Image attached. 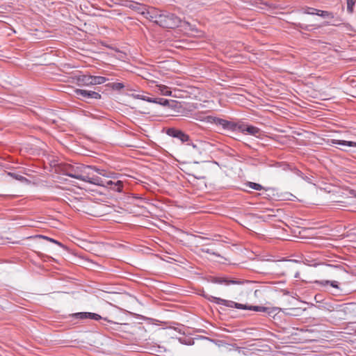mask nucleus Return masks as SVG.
Returning a JSON list of instances; mask_svg holds the SVG:
<instances>
[{"label": "nucleus", "instance_id": "nucleus-1", "mask_svg": "<svg viewBox=\"0 0 356 356\" xmlns=\"http://www.w3.org/2000/svg\"><path fill=\"white\" fill-rule=\"evenodd\" d=\"M205 121L208 123L220 126L224 130L239 131L243 134H248L254 136H257L261 133L259 128L241 122H234L211 115L207 116Z\"/></svg>", "mask_w": 356, "mask_h": 356}, {"label": "nucleus", "instance_id": "nucleus-2", "mask_svg": "<svg viewBox=\"0 0 356 356\" xmlns=\"http://www.w3.org/2000/svg\"><path fill=\"white\" fill-rule=\"evenodd\" d=\"M205 298L209 300L211 302H214L217 305H222L227 307H235L238 309H248L252 310L259 312H266L269 310L268 307H263V306H248L247 305H243L238 302H235L232 300H227L225 299H222L220 298H217L209 294L203 295Z\"/></svg>", "mask_w": 356, "mask_h": 356}, {"label": "nucleus", "instance_id": "nucleus-3", "mask_svg": "<svg viewBox=\"0 0 356 356\" xmlns=\"http://www.w3.org/2000/svg\"><path fill=\"white\" fill-rule=\"evenodd\" d=\"M158 25L163 28L175 29L179 26L189 25L187 22H182L181 19L173 13L163 12L160 20L158 21Z\"/></svg>", "mask_w": 356, "mask_h": 356}, {"label": "nucleus", "instance_id": "nucleus-4", "mask_svg": "<svg viewBox=\"0 0 356 356\" xmlns=\"http://www.w3.org/2000/svg\"><path fill=\"white\" fill-rule=\"evenodd\" d=\"M88 182L98 186L106 187L116 192H121L123 188V182L120 180L113 181L111 180L103 179L99 177H93L91 178V180L88 181Z\"/></svg>", "mask_w": 356, "mask_h": 356}, {"label": "nucleus", "instance_id": "nucleus-5", "mask_svg": "<svg viewBox=\"0 0 356 356\" xmlns=\"http://www.w3.org/2000/svg\"><path fill=\"white\" fill-rule=\"evenodd\" d=\"M87 168H90V166L68 165L65 168V175L79 180L88 182V181L91 180V178L83 175V170Z\"/></svg>", "mask_w": 356, "mask_h": 356}, {"label": "nucleus", "instance_id": "nucleus-6", "mask_svg": "<svg viewBox=\"0 0 356 356\" xmlns=\"http://www.w3.org/2000/svg\"><path fill=\"white\" fill-rule=\"evenodd\" d=\"M74 93L78 96L79 99L84 101L90 99H100L102 97L99 92L88 90L76 89Z\"/></svg>", "mask_w": 356, "mask_h": 356}, {"label": "nucleus", "instance_id": "nucleus-7", "mask_svg": "<svg viewBox=\"0 0 356 356\" xmlns=\"http://www.w3.org/2000/svg\"><path fill=\"white\" fill-rule=\"evenodd\" d=\"M162 13L163 11L155 8H146L143 17L158 24V21L160 20Z\"/></svg>", "mask_w": 356, "mask_h": 356}, {"label": "nucleus", "instance_id": "nucleus-8", "mask_svg": "<svg viewBox=\"0 0 356 356\" xmlns=\"http://www.w3.org/2000/svg\"><path fill=\"white\" fill-rule=\"evenodd\" d=\"M209 282L213 284H224L226 286L230 284H241L243 283L242 281L238 280H234L228 277L217 276L210 277Z\"/></svg>", "mask_w": 356, "mask_h": 356}, {"label": "nucleus", "instance_id": "nucleus-9", "mask_svg": "<svg viewBox=\"0 0 356 356\" xmlns=\"http://www.w3.org/2000/svg\"><path fill=\"white\" fill-rule=\"evenodd\" d=\"M166 134L169 136L179 139L182 143L188 142L190 140V137L188 134H185L181 130L175 129L174 127L168 128L166 130Z\"/></svg>", "mask_w": 356, "mask_h": 356}, {"label": "nucleus", "instance_id": "nucleus-10", "mask_svg": "<svg viewBox=\"0 0 356 356\" xmlns=\"http://www.w3.org/2000/svg\"><path fill=\"white\" fill-rule=\"evenodd\" d=\"M76 79L79 86H91L90 75L89 74L78 75Z\"/></svg>", "mask_w": 356, "mask_h": 356}, {"label": "nucleus", "instance_id": "nucleus-11", "mask_svg": "<svg viewBox=\"0 0 356 356\" xmlns=\"http://www.w3.org/2000/svg\"><path fill=\"white\" fill-rule=\"evenodd\" d=\"M129 8L143 16L147 7L143 4L134 2L129 5Z\"/></svg>", "mask_w": 356, "mask_h": 356}, {"label": "nucleus", "instance_id": "nucleus-12", "mask_svg": "<svg viewBox=\"0 0 356 356\" xmlns=\"http://www.w3.org/2000/svg\"><path fill=\"white\" fill-rule=\"evenodd\" d=\"M154 102L152 103L158 104L164 106L172 107L175 103L174 100H170L164 98H154Z\"/></svg>", "mask_w": 356, "mask_h": 356}, {"label": "nucleus", "instance_id": "nucleus-13", "mask_svg": "<svg viewBox=\"0 0 356 356\" xmlns=\"http://www.w3.org/2000/svg\"><path fill=\"white\" fill-rule=\"evenodd\" d=\"M355 307V304L350 302L348 304H345L343 305L339 306V309H337V311L340 313L343 314H348L350 313L352 311H354V307Z\"/></svg>", "mask_w": 356, "mask_h": 356}, {"label": "nucleus", "instance_id": "nucleus-14", "mask_svg": "<svg viewBox=\"0 0 356 356\" xmlns=\"http://www.w3.org/2000/svg\"><path fill=\"white\" fill-rule=\"evenodd\" d=\"M108 80V79L105 76L90 75L91 86L100 85L104 83Z\"/></svg>", "mask_w": 356, "mask_h": 356}, {"label": "nucleus", "instance_id": "nucleus-15", "mask_svg": "<svg viewBox=\"0 0 356 356\" xmlns=\"http://www.w3.org/2000/svg\"><path fill=\"white\" fill-rule=\"evenodd\" d=\"M331 143L333 145H342L343 147H356V142H353V141H347V140H343L332 139L331 140Z\"/></svg>", "mask_w": 356, "mask_h": 356}, {"label": "nucleus", "instance_id": "nucleus-16", "mask_svg": "<svg viewBox=\"0 0 356 356\" xmlns=\"http://www.w3.org/2000/svg\"><path fill=\"white\" fill-rule=\"evenodd\" d=\"M88 318L90 319H93V320H96V321H98V320H100V319H102V316L97 314H95V313H91V312H88ZM103 320L104 321H107L108 323L111 324V325H118V323L112 321H108L107 320L106 318H103Z\"/></svg>", "mask_w": 356, "mask_h": 356}, {"label": "nucleus", "instance_id": "nucleus-17", "mask_svg": "<svg viewBox=\"0 0 356 356\" xmlns=\"http://www.w3.org/2000/svg\"><path fill=\"white\" fill-rule=\"evenodd\" d=\"M95 171L102 175V176H105V177H111V178H113V179H116L118 177V174L117 173H115V172H108L107 173L104 170H100V169H97L95 168Z\"/></svg>", "mask_w": 356, "mask_h": 356}, {"label": "nucleus", "instance_id": "nucleus-18", "mask_svg": "<svg viewBox=\"0 0 356 356\" xmlns=\"http://www.w3.org/2000/svg\"><path fill=\"white\" fill-rule=\"evenodd\" d=\"M159 91L161 92V95L165 96H171L172 95V91L169 89L168 87L163 85H159L157 86Z\"/></svg>", "mask_w": 356, "mask_h": 356}, {"label": "nucleus", "instance_id": "nucleus-19", "mask_svg": "<svg viewBox=\"0 0 356 356\" xmlns=\"http://www.w3.org/2000/svg\"><path fill=\"white\" fill-rule=\"evenodd\" d=\"M107 86L116 91H120L125 87L123 83H109Z\"/></svg>", "mask_w": 356, "mask_h": 356}, {"label": "nucleus", "instance_id": "nucleus-20", "mask_svg": "<svg viewBox=\"0 0 356 356\" xmlns=\"http://www.w3.org/2000/svg\"><path fill=\"white\" fill-rule=\"evenodd\" d=\"M317 15H318L323 18H327V19H334V14L332 13L326 11V10H318Z\"/></svg>", "mask_w": 356, "mask_h": 356}, {"label": "nucleus", "instance_id": "nucleus-21", "mask_svg": "<svg viewBox=\"0 0 356 356\" xmlns=\"http://www.w3.org/2000/svg\"><path fill=\"white\" fill-rule=\"evenodd\" d=\"M178 341L181 343L187 346H192L194 344V340L191 337H179L178 338Z\"/></svg>", "mask_w": 356, "mask_h": 356}, {"label": "nucleus", "instance_id": "nucleus-22", "mask_svg": "<svg viewBox=\"0 0 356 356\" xmlns=\"http://www.w3.org/2000/svg\"><path fill=\"white\" fill-rule=\"evenodd\" d=\"M318 10L314 8L306 7L302 9V13L307 15H317Z\"/></svg>", "mask_w": 356, "mask_h": 356}, {"label": "nucleus", "instance_id": "nucleus-23", "mask_svg": "<svg viewBox=\"0 0 356 356\" xmlns=\"http://www.w3.org/2000/svg\"><path fill=\"white\" fill-rule=\"evenodd\" d=\"M246 185L248 186H249L250 188L256 190V191H261V190L264 189V187L263 186H261L259 184L254 183V182L249 181L247 183Z\"/></svg>", "mask_w": 356, "mask_h": 356}, {"label": "nucleus", "instance_id": "nucleus-24", "mask_svg": "<svg viewBox=\"0 0 356 356\" xmlns=\"http://www.w3.org/2000/svg\"><path fill=\"white\" fill-rule=\"evenodd\" d=\"M133 96L136 99H142V100L146 101L147 102L152 103V102H154V98L147 97L144 95L138 94V95H133Z\"/></svg>", "mask_w": 356, "mask_h": 356}, {"label": "nucleus", "instance_id": "nucleus-25", "mask_svg": "<svg viewBox=\"0 0 356 356\" xmlns=\"http://www.w3.org/2000/svg\"><path fill=\"white\" fill-rule=\"evenodd\" d=\"M88 312H78L72 314V316L76 318L86 319L88 318Z\"/></svg>", "mask_w": 356, "mask_h": 356}, {"label": "nucleus", "instance_id": "nucleus-26", "mask_svg": "<svg viewBox=\"0 0 356 356\" xmlns=\"http://www.w3.org/2000/svg\"><path fill=\"white\" fill-rule=\"evenodd\" d=\"M38 237L42 238L43 239H45L47 241H51V242H52L54 243H56V244H57L58 245H59V246H60L62 248L64 247V245L60 242H59V241H56V240H55L54 238H49L48 236H42V235H39Z\"/></svg>", "mask_w": 356, "mask_h": 356}, {"label": "nucleus", "instance_id": "nucleus-27", "mask_svg": "<svg viewBox=\"0 0 356 356\" xmlns=\"http://www.w3.org/2000/svg\"><path fill=\"white\" fill-rule=\"evenodd\" d=\"M355 3L354 0H347V10L349 13L353 12V6Z\"/></svg>", "mask_w": 356, "mask_h": 356}, {"label": "nucleus", "instance_id": "nucleus-28", "mask_svg": "<svg viewBox=\"0 0 356 356\" xmlns=\"http://www.w3.org/2000/svg\"><path fill=\"white\" fill-rule=\"evenodd\" d=\"M296 26L297 28H299V29H303L305 31H310L311 30L310 27H312V25H307V24H302V23H298V24H296Z\"/></svg>", "mask_w": 356, "mask_h": 356}, {"label": "nucleus", "instance_id": "nucleus-29", "mask_svg": "<svg viewBox=\"0 0 356 356\" xmlns=\"http://www.w3.org/2000/svg\"><path fill=\"white\" fill-rule=\"evenodd\" d=\"M341 20L339 18H337L334 20L332 23L330 22H325V25H333V26H337L341 24Z\"/></svg>", "mask_w": 356, "mask_h": 356}, {"label": "nucleus", "instance_id": "nucleus-30", "mask_svg": "<svg viewBox=\"0 0 356 356\" xmlns=\"http://www.w3.org/2000/svg\"><path fill=\"white\" fill-rule=\"evenodd\" d=\"M324 282L325 283L323 284H330L334 288H337V289L339 288L338 282L337 281H328V280H326V281H324Z\"/></svg>", "mask_w": 356, "mask_h": 356}, {"label": "nucleus", "instance_id": "nucleus-31", "mask_svg": "<svg viewBox=\"0 0 356 356\" xmlns=\"http://www.w3.org/2000/svg\"><path fill=\"white\" fill-rule=\"evenodd\" d=\"M9 175L12 176L13 177H14L15 179H17V180H23V179H26L25 177H24L22 175H16L15 173H11V172H9L8 173Z\"/></svg>", "mask_w": 356, "mask_h": 356}, {"label": "nucleus", "instance_id": "nucleus-32", "mask_svg": "<svg viewBox=\"0 0 356 356\" xmlns=\"http://www.w3.org/2000/svg\"><path fill=\"white\" fill-rule=\"evenodd\" d=\"M205 252L208 253V254H214V255H217V256H219L218 254H216L215 252H213L212 251L211 249H209V248H207L204 250Z\"/></svg>", "mask_w": 356, "mask_h": 356}, {"label": "nucleus", "instance_id": "nucleus-33", "mask_svg": "<svg viewBox=\"0 0 356 356\" xmlns=\"http://www.w3.org/2000/svg\"><path fill=\"white\" fill-rule=\"evenodd\" d=\"M327 306H328L327 310H330V311L334 310V307L332 306H331V305H327Z\"/></svg>", "mask_w": 356, "mask_h": 356}, {"label": "nucleus", "instance_id": "nucleus-34", "mask_svg": "<svg viewBox=\"0 0 356 356\" xmlns=\"http://www.w3.org/2000/svg\"><path fill=\"white\" fill-rule=\"evenodd\" d=\"M298 275H299V273H296V275H295V277H298Z\"/></svg>", "mask_w": 356, "mask_h": 356}, {"label": "nucleus", "instance_id": "nucleus-35", "mask_svg": "<svg viewBox=\"0 0 356 356\" xmlns=\"http://www.w3.org/2000/svg\"><path fill=\"white\" fill-rule=\"evenodd\" d=\"M257 195H264V193H258Z\"/></svg>", "mask_w": 356, "mask_h": 356}]
</instances>
